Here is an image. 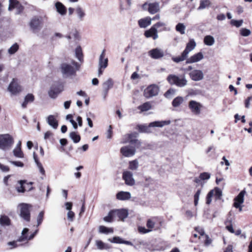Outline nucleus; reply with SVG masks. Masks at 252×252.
<instances>
[{
    "label": "nucleus",
    "instance_id": "obj_1",
    "mask_svg": "<svg viewBox=\"0 0 252 252\" xmlns=\"http://www.w3.org/2000/svg\"><path fill=\"white\" fill-rule=\"evenodd\" d=\"M71 64L64 63L60 65L61 72L64 77L76 76V71L80 69V64L75 61L71 62Z\"/></svg>",
    "mask_w": 252,
    "mask_h": 252
},
{
    "label": "nucleus",
    "instance_id": "obj_2",
    "mask_svg": "<svg viewBox=\"0 0 252 252\" xmlns=\"http://www.w3.org/2000/svg\"><path fill=\"white\" fill-rule=\"evenodd\" d=\"M196 45V42L193 39H189L181 55L178 57H172V60L176 63L185 61L188 58L189 53L195 48Z\"/></svg>",
    "mask_w": 252,
    "mask_h": 252
},
{
    "label": "nucleus",
    "instance_id": "obj_3",
    "mask_svg": "<svg viewBox=\"0 0 252 252\" xmlns=\"http://www.w3.org/2000/svg\"><path fill=\"white\" fill-rule=\"evenodd\" d=\"M166 79L170 85H175L181 88L186 86L188 82L184 74L181 75L180 77L174 74H169Z\"/></svg>",
    "mask_w": 252,
    "mask_h": 252
},
{
    "label": "nucleus",
    "instance_id": "obj_4",
    "mask_svg": "<svg viewBox=\"0 0 252 252\" xmlns=\"http://www.w3.org/2000/svg\"><path fill=\"white\" fill-rule=\"evenodd\" d=\"M18 207L20 208L19 216L25 222H29L31 221V211L32 205L25 203H20Z\"/></svg>",
    "mask_w": 252,
    "mask_h": 252
},
{
    "label": "nucleus",
    "instance_id": "obj_5",
    "mask_svg": "<svg viewBox=\"0 0 252 252\" xmlns=\"http://www.w3.org/2000/svg\"><path fill=\"white\" fill-rule=\"evenodd\" d=\"M14 140L9 134L0 135V149L3 150L9 149L13 144Z\"/></svg>",
    "mask_w": 252,
    "mask_h": 252
},
{
    "label": "nucleus",
    "instance_id": "obj_6",
    "mask_svg": "<svg viewBox=\"0 0 252 252\" xmlns=\"http://www.w3.org/2000/svg\"><path fill=\"white\" fill-rule=\"evenodd\" d=\"M43 19L42 17L39 16H33L29 23V26L31 30L36 32L39 31L42 28Z\"/></svg>",
    "mask_w": 252,
    "mask_h": 252
},
{
    "label": "nucleus",
    "instance_id": "obj_7",
    "mask_svg": "<svg viewBox=\"0 0 252 252\" xmlns=\"http://www.w3.org/2000/svg\"><path fill=\"white\" fill-rule=\"evenodd\" d=\"M63 90V86L62 83L56 82L52 85L48 91L49 96L53 99H55Z\"/></svg>",
    "mask_w": 252,
    "mask_h": 252
},
{
    "label": "nucleus",
    "instance_id": "obj_8",
    "mask_svg": "<svg viewBox=\"0 0 252 252\" xmlns=\"http://www.w3.org/2000/svg\"><path fill=\"white\" fill-rule=\"evenodd\" d=\"M159 92V87L156 84L150 85L144 91V95L146 98L156 96Z\"/></svg>",
    "mask_w": 252,
    "mask_h": 252
},
{
    "label": "nucleus",
    "instance_id": "obj_9",
    "mask_svg": "<svg viewBox=\"0 0 252 252\" xmlns=\"http://www.w3.org/2000/svg\"><path fill=\"white\" fill-rule=\"evenodd\" d=\"M8 90L11 94L15 95L22 91L21 86L16 79H13L8 87Z\"/></svg>",
    "mask_w": 252,
    "mask_h": 252
},
{
    "label": "nucleus",
    "instance_id": "obj_10",
    "mask_svg": "<svg viewBox=\"0 0 252 252\" xmlns=\"http://www.w3.org/2000/svg\"><path fill=\"white\" fill-rule=\"evenodd\" d=\"M135 147L133 146H124L120 149V152L125 157H132L135 153Z\"/></svg>",
    "mask_w": 252,
    "mask_h": 252
},
{
    "label": "nucleus",
    "instance_id": "obj_11",
    "mask_svg": "<svg viewBox=\"0 0 252 252\" xmlns=\"http://www.w3.org/2000/svg\"><path fill=\"white\" fill-rule=\"evenodd\" d=\"M138 134L136 132H133L127 134V141L125 142H129L130 144L134 145L133 147L138 148L141 145V142L136 139Z\"/></svg>",
    "mask_w": 252,
    "mask_h": 252
},
{
    "label": "nucleus",
    "instance_id": "obj_12",
    "mask_svg": "<svg viewBox=\"0 0 252 252\" xmlns=\"http://www.w3.org/2000/svg\"><path fill=\"white\" fill-rule=\"evenodd\" d=\"M189 75L190 79L194 81H199L204 78V74L202 70L194 69L190 71Z\"/></svg>",
    "mask_w": 252,
    "mask_h": 252
},
{
    "label": "nucleus",
    "instance_id": "obj_13",
    "mask_svg": "<svg viewBox=\"0 0 252 252\" xmlns=\"http://www.w3.org/2000/svg\"><path fill=\"white\" fill-rule=\"evenodd\" d=\"M123 179L126 185L132 186L135 184V180L133 178V174L130 171H124L123 173Z\"/></svg>",
    "mask_w": 252,
    "mask_h": 252
},
{
    "label": "nucleus",
    "instance_id": "obj_14",
    "mask_svg": "<svg viewBox=\"0 0 252 252\" xmlns=\"http://www.w3.org/2000/svg\"><path fill=\"white\" fill-rule=\"evenodd\" d=\"M189 107L193 113L196 115L200 113L201 105L199 102L195 100H190L189 103Z\"/></svg>",
    "mask_w": 252,
    "mask_h": 252
},
{
    "label": "nucleus",
    "instance_id": "obj_15",
    "mask_svg": "<svg viewBox=\"0 0 252 252\" xmlns=\"http://www.w3.org/2000/svg\"><path fill=\"white\" fill-rule=\"evenodd\" d=\"M246 193L245 190L243 189L234 198L233 203V206L234 207H240V205L244 203V195Z\"/></svg>",
    "mask_w": 252,
    "mask_h": 252
},
{
    "label": "nucleus",
    "instance_id": "obj_16",
    "mask_svg": "<svg viewBox=\"0 0 252 252\" xmlns=\"http://www.w3.org/2000/svg\"><path fill=\"white\" fill-rule=\"evenodd\" d=\"M149 55L153 59H159L164 56V53L161 49L154 48L148 52Z\"/></svg>",
    "mask_w": 252,
    "mask_h": 252
},
{
    "label": "nucleus",
    "instance_id": "obj_17",
    "mask_svg": "<svg viewBox=\"0 0 252 252\" xmlns=\"http://www.w3.org/2000/svg\"><path fill=\"white\" fill-rule=\"evenodd\" d=\"M203 55L202 52H198L191 56L189 58H187L186 63L187 64L192 63L198 62L203 59Z\"/></svg>",
    "mask_w": 252,
    "mask_h": 252
},
{
    "label": "nucleus",
    "instance_id": "obj_18",
    "mask_svg": "<svg viewBox=\"0 0 252 252\" xmlns=\"http://www.w3.org/2000/svg\"><path fill=\"white\" fill-rule=\"evenodd\" d=\"M144 35L147 38L152 37L154 40L158 38V30L155 27L152 26L149 30H147L144 32Z\"/></svg>",
    "mask_w": 252,
    "mask_h": 252
},
{
    "label": "nucleus",
    "instance_id": "obj_19",
    "mask_svg": "<svg viewBox=\"0 0 252 252\" xmlns=\"http://www.w3.org/2000/svg\"><path fill=\"white\" fill-rule=\"evenodd\" d=\"M115 216H117L120 220H124L128 216V210L126 209H120L114 210Z\"/></svg>",
    "mask_w": 252,
    "mask_h": 252
},
{
    "label": "nucleus",
    "instance_id": "obj_20",
    "mask_svg": "<svg viewBox=\"0 0 252 252\" xmlns=\"http://www.w3.org/2000/svg\"><path fill=\"white\" fill-rule=\"evenodd\" d=\"M160 10L159 3L158 2H155L149 3V7H148V11L151 14H154Z\"/></svg>",
    "mask_w": 252,
    "mask_h": 252
},
{
    "label": "nucleus",
    "instance_id": "obj_21",
    "mask_svg": "<svg viewBox=\"0 0 252 252\" xmlns=\"http://www.w3.org/2000/svg\"><path fill=\"white\" fill-rule=\"evenodd\" d=\"M105 50H103L100 54L99 58V63L98 65L100 66V67H103V69H104L108 66V60L107 58H104L105 57Z\"/></svg>",
    "mask_w": 252,
    "mask_h": 252
},
{
    "label": "nucleus",
    "instance_id": "obj_22",
    "mask_svg": "<svg viewBox=\"0 0 252 252\" xmlns=\"http://www.w3.org/2000/svg\"><path fill=\"white\" fill-rule=\"evenodd\" d=\"M57 11L61 15H65L67 12L66 7L60 1H57L55 4Z\"/></svg>",
    "mask_w": 252,
    "mask_h": 252
},
{
    "label": "nucleus",
    "instance_id": "obj_23",
    "mask_svg": "<svg viewBox=\"0 0 252 252\" xmlns=\"http://www.w3.org/2000/svg\"><path fill=\"white\" fill-rule=\"evenodd\" d=\"M131 194L128 191H121L116 194V198L119 200H127L130 198Z\"/></svg>",
    "mask_w": 252,
    "mask_h": 252
},
{
    "label": "nucleus",
    "instance_id": "obj_24",
    "mask_svg": "<svg viewBox=\"0 0 252 252\" xmlns=\"http://www.w3.org/2000/svg\"><path fill=\"white\" fill-rule=\"evenodd\" d=\"M138 25L141 28H146L151 24V19L150 17L140 19L138 21Z\"/></svg>",
    "mask_w": 252,
    "mask_h": 252
},
{
    "label": "nucleus",
    "instance_id": "obj_25",
    "mask_svg": "<svg viewBox=\"0 0 252 252\" xmlns=\"http://www.w3.org/2000/svg\"><path fill=\"white\" fill-rule=\"evenodd\" d=\"M47 122L54 129H57L59 125L58 121L56 119L55 116L52 115L48 116Z\"/></svg>",
    "mask_w": 252,
    "mask_h": 252
},
{
    "label": "nucleus",
    "instance_id": "obj_26",
    "mask_svg": "<svg viewBox=\"0 0 252 252\" xmlns=\"http://www.w3.org/2000/svg\"><path fill=\"white\" fill-rule=\"evenodd\" d=\"M0 224L1 226H9L11 224V220L10 218L5 215L0 216Z\"/></svg>",
    "mask_w": 252,
    "mask_h": 252
},
{
    "label": "nucleus",
    "instance_id": "obj_27",
    "mask_svg": "<svg viewBox=\"0 0 252 252\" xmlns=\"http://www.w3.org/2000/svg\"><path fill=\"white\" fill-rule=\"evenodd\" d=\"M151 126H150V124L148 125H138L136 126V128L140 133H150Z\"/></svg>",
    "mask_w": 252,
    "mask_h": 252
},
{
    "label": "nucleus",
    "instance_id": "obj_28",
    "mask_svg": "<svg viewBox=\"0 0 252 252\" xmlns=\"http://www.w3.org/2000/svg\"><path fill=\"white\" fill-rule=\"evenodd\" d=\"M170 120L161 121H154L150 123V126L152 127H161L164 126L168 125L170 124Z\"/></svg>",
    "mask_w": 252,
    "mask_h": 252
},
{
    "label": "nucleus",
    "instance_id": "obj_29",
    "mask_svg": "<svg viewBox=\"0 0 252 252\" xmlns=\"http://www.w3.org/2000/svg\"><path fill=\"white\" fill-rule=\"evenodd\" d=\"M33 158L37 167L39 170L40 173L43 175H45V171L41 163L39 161L37 156L35 152H33Z\"/></svg>",
    "mask_w": 252,
    "mask_h": 252
},
{
    "label": "nucleus",
    "instance_id": "obj_30",
    "mask_svg": "<svg viewBox=\"0 0 252 252\" xmlns=\"http://www.w3.org/2000/svg\"><path fill=\"white\" fill-rule=\"evenodd\" d=\"M34 100V96L32 94H28L25 97L24 101L22 104V107L23 108L27 107L28 103L32 102Z\"/></svg>",
    "mask_w": 252,
    "mask_h": 252
},
{
    "label": "nucleus",
    "instance_id": "obj_31",
    "mask_svg": "<svg viewBox=\"0 0 252 252\" xmlns=\"http://www.w3.org/2000/svg\"><path fill=\"white\" fill-rule=\"evenodd\" d=\"M26 180H20L18 182L19 186L16 187V190L19 193H24L26 191V186L25 184L26 183Z\"/></svg>",
    "mask_w": 252,
    "mask_h": 252
},
{
    "label": "nucleus",
    "instance_id": "obj_32",
    "mask_svg": "<svg viewBox=\"0 0 252 252\" xmlns=\"http://www.w3.org/2000/svg\"><path fill=\"white\" fill-rule=\"evenodd\" d=\"M75 12L79 20L80 21H83L86 16V13L83 8L79 6H77L75 9Z\"/></svg>",
    "mask_w": 252,
    "mask_h": 252
},
{
    "label": "nucleus",
    "instance_id": "obj_33",
    "mask_svg": "<svg viewBox=\"0 0 252 252\" xmlns=\"http://www.w3.org/2000/svg\"><path fill=\"white\" fill-rule=\"evenodd\" d=\"M96 245L99 250H108L111 248V246L108 244L103 243L101 240H97L96 241Z\"/></svg>",
    "mask_w": 252,
    "mask_h": 252
},
{
    "label": "nucleus",
    "instance_id": "obj_34",
    "mask_svg": "<svg viewBox=\"0 0 252 252\" xmlns=\"http://www.w3.org/2000/svg\"><path fill=\"white\" fill-rule=\"evenodd\" d=\"M211 3L210 0H200V5L197 8V10H200L208 8L210 7Z\"/></svg>",
    "mask_w": 252,
    "mask_h": 252
},
{
    "label": "nucleus",
    "instance_id": "obj_35",
    "mask_svg": "<svg viewBox=\"0 0 252 252\" xmlns=\"http://www.w3.org/2000/svg\"><path fill=\"white\" fill-rule=\"evenodd\" d=\"M115 211L114 210H112L109 212L107 216L104 217L103 220L107 222H111L113 220V218L115 217Z\"/></svg>",
    "mask_w": 252,
    "mask_h": 252
},
{
    "label": "nucleus",
    "instance_id": "obj_36",
    "mask_svg": "<svg viewBox=\"0 0 252 252\" xmlns=\"http://www.w3.org/2000/svg\"><path fill=\"white\" fill-rule=\"evenodd\" d=\"M204 43L208 46H212L215 43V39L212 35H206L204 38Z\"/></svg>",
    "mask_w": 252,
    "mask_h": 252
},
{
    "label": "nucleus",
    "instance_id": "obj_37",
    "mask_svg": "<svg viewBox=\"0 0 252 252\" xmlns=\"http://www.w3.org/2000/svg\"><path fill=\"white\" fill-rule=\"evenodd\" d=\"M75 56L81 62L83 61V55L81 47L79 46L75 49Z\"/></svg>",
    "mask_w": 252,
    "mask_h": 252
},
{
    "label": "nucleus",
    "instance_id": "obj_38",
    "mask_svg": "<svg viewBox=\"0 0 252 252\" xmlns=\"http://www.w3.org/2000/svg\"><path fill=\"white\" fill-rule=\"evenodd\" d=\"M151 108L152 105L150 102H145L138 107V109L140 110L141 112L147 111L149 110H150Z\"/></svg>",
    "mask_w": 252,
    "mask_h": 252
},
{
    "label": "nucleus",
    "instance_id": "obj_39",
    "mask_svg": "<svg viewBox=\"0 0 252 252\" xmlns=\"http://www.w3.org/2000/svg\"><path fill=\"white\" fill-rule=\"evenodd\" d=\"M113 81L111 78H109L103 83V89L109 91L113 86Z\"/></svg>",
    "mask_w": 252,
    "mask_h": 252
},
{
    "label": "nucleus",
    "instance_id": "obj_40",
    "mask_svg": "<svg viewBox=\"0 0 252 252\" xmlns=\"http://www.w3.org/2000/svg\"><path fill=\"white\" fill-rule=\"evenodd\" d=\"M184 101L183 97L182 96H177L175 97L172 102V105L174 107L179 106Z\"/></svg>",
    "mask_w": 252,
    "mask_h": 252
},
{
    "label": "nucleus",
    "instance_id": "obj_41",
    "mask_svg": "<svg viewBox=\"0 0 252 252\" xmlns=\"http://www.w3.org/2000/svg\"><path fill=\"white\" fill-rule=\"evenodd\" d=\"M98 231L100 233L107 234L110 233H113V229L112 228H108L103 225H100L99 226Z\"/></svg>",
    "mask_w": 252,
    "mask_h": 252
},
{
    "label": "nucleus",
    "instance_id": "obj_42",
    "mask_svg": "<svg viewBox=\"0 0 252 252\" xmlns=\"http://www.w3.org/2000/svg\"><path fill=\"white\" fill-rule=\"evenodd\" d=\"M69 137L73 140L74 143H77L81 140L80 136L77 134L76 132L72 131L69 133Z\"/></svg>",
    "mask_w": 252,
    "mask_h": 252
},
{
    "label": "nucleus",
    "instance_id": "obj_43",
    "mask_svg": "<svg viewBox=\"0 0 252 252\" xmlns=\"http://www.w3.org/2000/svg\"><path fill=\"white\" fill-rule=\"evenodd\" d=\"M19 46L18 43H15L13 44L8 50V53L10 55L14 54L19 49Z\"/></svg>",
    "mask_w": 252,
    "mask_h": 252
},
{
    "label": "nucleus",
    "instance_id": "obj_44",
    "mask_svg": "<svg viewBox=\"0 0 252 252\" xmlns=\"http://www.w3.org/2000/svg\"><path fill=\"white\" fill-rule=\"evenodd\" d=\"M8 10L11 11L19 4L20 2L18 0H9Z\"/></svg>",
    "mask_w": 252,
    "mask_h": 252
},
{
    "label": "nucleus",
    "instance_id": "obj_45",
    "mask_svg": "<svg viewBox=\"0 0 252 252\" xmlns=\"http://www.w3.org/2000/svg\"><path fill=\"white\" fill-rule=\"evenodd\" d=\"M14 156L18 158H23L24 155L21 149L14 148L13 151Z\"/></svg>",
    "mask_w": 252,
    "mask_h": 252
},
{
    "label": "nucleus",
    "instance_id": "obj_46",
    "mask_svg": "<svg viewBox=\"0 0 252 252\" xmlns=\"http://www.w3.org/2000/svg\"><path fill=\"white\" fill-rule=\"evenodd\" d=\"M214 190V195L216 200L221 199L222 196V191L219 188H215Z\"/></svg>",
    "mask_w": 252,
    "mask_h": 252
},
{
    "label": "nucleus",
    "instance_id": "obj_47",
    "mask_svg": "<svg viewBox=\"0 0 252 252\" xmlns=\"http://www.w3.org/2000/svg\"><path fill=\"white\" fill-rule=\"evenodd\" d=\"M186 27L185 25L182 23H178L176 26V30L179 32L181 34H183L185 33V30Z\"/></svg>",
    "mask_w": 252,
    "mask_h": 252
},
{
    "label": "nucleus",
    "instance_id": "obj_48",
    "mask_svg": "<svg viewBox=\"0 0 252 252\" xmlns=\"http://www.w3.org/2000/svg\"><path fill=\"white\" fill-rule=\"evenodd\" d=\"M108 241L113 243L122 244L123 239L119 236H115L112 239H108Z\"/></svg>",
    "mask_w": 252,
    "mask_h": 252
},
{
    "label": "nucleus",
    "instance_id": "obj_49",
    "mask_svg": "<svg viewBox=\"0 0 252 252\" xmlns=\"http://www.w3.org/2000/svg\"><path fill=\"white\" fill-rule=\"evenodd\" d=\"M138 167V162L137 160L131 161L129 163V169L134 170H136Z\"/></svg>",
    "mask_w": 252,
    "mask_h": 252
},
{
    "label": "nucleus",
    "instance_id": "obj_50",
    "mask_svg": "<svg viewBox=\"0 0 252 252\" xmlns=\"http://www.w3.org/2000/svg\"><path fill=\"white\" fill-rule=\"evenodd\" d=\"M44 211H41L37 217V226H39L42 222L44 218Z\"/></svg>",
    "mask_w": 252,
    "mask_h": 252
},
{
    "label": "nucleus",
    "instance_id": "obj_51",
    "mask_svg": "<svg viewBox=\"0 0 252 252\" xmlns=\"http://www.w3.org/2000/svg\"><path fill=\"white\" fill-rule=\"evenodd\" d=\"M240 34L243 36H248L251 33L250 30L246 28H242L240 31Z\"/></svg>",
    "mask_w": 252,
    "mask_h": 252
},
{
    "label": "nucleus",
    "instance_id": "obj_52",
    "mask_svg": "<svg viewBox=\"0 0 252 252\" xmlns=\"http://www.w3.org/2000/svg\"><path fill=\"white\" fill-rule=\"evenodd\" d=\"M200 193L201 189H198L194 195V204L195 206H197L198 204Z\"/></svg>",
    "mask_w": 252,
    "mask_h": 252
},
{
    "label": "nucleus",
    "instance_id": "obj_53",
    "mask_svg": "<svg viewBox=\"0 0 252 252\" xmlns=\"http://www.w3.org/2000/svg\"><path fill=\"white\" fill-rule=\"evenodd\" d=\"M87 121L88 122V124L89 126L90 127H93V122H92L91 119L89 117H91L93 118L94 117V114L92 113L91 112H89V113L87 114Z\"/></svg>",
    "mask_w": 252,
    "mask_h": 252
},
{
    "label": "nucleus",
    "instance_id": "obj_54",
    "mask_svg": "<svg viewBox=\"0 0 252 252\" xmlns=\"http://www.w3.org/2000/svg\"><path fill=\"white\" fill-rule=\"evenodd\" d=\"M214 195V190H210L207 194L206 196V204H210L212 201V197Z\"/></svg>",
    "mask_w": 252,
    "mask_h": 252
},
{
    "label": "nucleus",
    "instance_id": "obj_55",
    "mask_svg": "<svg viewBox=\"0 0 252 252\" xmlns=\"http://www.w3.org/2000/svg\"><path fill=\"white\" fill-rule=\"evenodd\" d=\"M243 23V20H232L231 21V25L235 26L237 28L240 27L242 25Z\"/></svg>",
    "mask_w": 252,
    "mask_h": 252
},
{
    "label": "nucleus",
    "instance_id": "obj_56",
    "mask_svg": "<svg viewBox=\"0 0 252 252\" xmlns=\"http://www.w3.org/2000/svg\"><path fill=\"white\" fill-rule=\"evenodd\" d=\"M210 174L208 172H203L200 174L199 178L202 180H208L210 178Z\"/></svg>",
    "mask_w": 252,
    "mask_h": 252
},
{
    "label": "nucleus",
    "instance_id": "obj_57",
    "mask_svg": "<svg viewBox=\"0 0 252 252\" xmlns=\"http://www.w3.org/2000/svg\"><path fill=\"white\" fill-rule=\"evenodd\" d=\"M138 232L141 234H146L151 231V229H147L145 227L143 226H138Z\"/></svg>",
    "mask_w": 252,
    "mask_h": 252
},
{
    "label": "nucleus",
    "instance_id": "obj_58",
    "mask_svg": "<svg viewBox=\"0 0 252 252\" xmlns=\"http://www.w3.org/2000/svg\"><path fill=\"white\" fill-rule=\"evenodd\" d=\"M155 222L153 221L151 219H148L147 221L146 226L148 228V229H153L155 226Z\"/></svg>",
    "mask_w": 252,
    "mask_h": 252
},
{
    "label": "nucleus",
    "instance_id": "obj_59",
    "mask_svg": "<svg viewBox=\"0 0 252 252\" xmlns=\"http://www.w3.org/2000/svg\"><path fill=\"white\" fill-rule=\"evenodd\" d=\"M16 9V14H20L24 10V7L20 2L19 4L15 7Z\"/></svg>",
    "mask_w": 252,
    "mask_h": 252
},
{
    "label": "nucleus",
    "instance_id": "obj_60",
    "mask_svg": "<svg viewBox=\"0 0 252 252\" xmlns=\"http://www.w3.org/2000/svg\"><path fill=\"white\" fill-rule=\"evenodd\" d=\"M175 90L172 88L168 89L164 94V96L166 97H169L170 95H173L175 94Z\"/></svg>",
    "mask_w": 252,
    "mask_h": 252
},
{
    "label": "nucleus",
    "instance_id": "obj_61",
    "mask_svg": "<svg viewBox=\"0 0 252 252\" xmlns=\"http://www.w3.org/2000/svg\"><path fill=\"white\" fill-rule=\"evenodd\" d=\"M204 238H205V240H204V245L206 246H208L209 245H210L212 242V240L211 238H210V237H209V236L208 235H205V236L204 237Z\"/></svg>",
    "mask_w": 252,
    "mask_h": 252
},
{
    "label": "nucleus",
    "instance_id": "obj_62",
    "mask_svg": "<svg viewBox=\"0 0 252 252\" xmlns=\"http://www.w3.org/2000/svg\"><path fill=\"white\" fill-rule=\"evenodd\" d=\"M7 245L11 246L10 249L16 248L19 246L17 241H10L7 243Z\"/></svg>",
    "mask_w": 252,
    "mask_h": 252
},
{
    "label": "nucleus",
    "instance_id": "obj_63",
    "mask_svg": "<svg viewBox=\"0 0 252 252\" xmlns=\"http://www.w3.org/2000/svg\"><path fill=\"white\" fill-rule=\"evenodd\" d=\"M198 232L199 234L200 235V237H199V239H202L204 238L205 235H206L205 234V232L203 229L199 228V227H196L195 229Z\"/></svg>",
    "mask_w": 252,
    "mask_h": 252
},
{
    "label": "nucleus",
    "instance_id": "obj_64",
    "mask_svg": "<svg viewBox=\"0 0 252 252\" xmlns=\"http://www.w3.org/2000/svg\"><path fill=\"white\" fill-rule=\"evenodd\" d=\"M112 126L111 125H110L109 126V128L107 131V133H106V134H107V138H109V139H110L112 138V133H113V131H112Z\"/></svg>",
    "mask_w": 252,
    "mask_h": 252
}]
</instances>
